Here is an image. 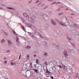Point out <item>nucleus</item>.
<instances>
[{
	"mask_svg": "<svg viewBox=\"0 0 79 79\" xmlns=\"http://www.w3.org/2000/svg\"><path fill=\"white\" fill-rule=\"evenodd\" d=\"M25 66L26 69H29L30 68V69H32V68H33L32 64L30 63H28L25 64Z\"/></svg>",
	"mask_w": 79,
	"mask_h": 79,
	"instance_id": "f257e3e1",
	"label": "nucleus"
},
{
	"mask_svg": "<svg viewBox=\"0 0 79 79\" xmlns=\"http://www.w3.org/2000/svg\"><path fill=\"white\" fill-rule=\"evenodd\" d=\"M28 27H30L31 29H32V30H34V31H35L36 29V28L33 25H31L30 24H28L27 25Z\"/></svg>",
	"mask_w": 79,
	"mask_h": 79,
	"instance_id": "f03ea898",
	"label": "nucleus"
},
{
	"mask_svg": "<svg viewBox=\"0 0 79 79\" xmlns=\"http://www.w3.org/2000/svg\"><path fill=\"white\" fill-rule=\"evenodd\" d=\"M57 21L59 23L60 25L62 26H67V24H66V22L63 23V22H60L59 21V20H57Z\"/></svg>",
	"mask_w": 79,
	"mask_h": 79,
	"instance_id": "7ed1b4c3",
	"label": "nucleus"
},
{
	"mask_svg": "<svg viewBox=\"0 0 79 79\" xmlns=\"http://www.w3.org/2000/svg\"><path fill=\"white\" fill-rule=\"evenodd\" d=\"M28 20L29 21H31L32 23H35V21L32 19V18L31 17H28Z\"/></svg>",
	"mask_w": 79,
	"mask_h": 79,
	"instance_id": "20e7f679",
	"label": "nucleus"
},
{
	"mask_svg": "<svg viewBox=\"0 0 79 79\" xmlns=\"http://www.w3.org/2000/svg\"><path fill=\"white\" fill-rule=\"evenodd\" d=\"M62 67L64 70H65V71H68V69L67 66H65L64 65H62Z\"/></svg>",
	"mask_w": 79,
	"mask_h": 79,
	"instance_id": "39448f33",
	"label": "nucleus"
},
{
	"mask_svg": "<svg viewBox=\"0 0 79 79\" xmlns=\"http://www.w3.org/2000/svg\"><path fill=\"white\" fill-rule=\"evenodd\" d=\"M64 54L65 56L68 57V53H67V51H66V50H64Z\"/></svg>",
	"mask_w": 79,
	"mask_h": 79,
	"instance_id": "423d86ee",
	"label": "nucleus"
},
{
	"mask_svg": "<svg viewBox=\"0 0 79 79\" xmlns=\"http://www.w3.org/2000/svg\"><path fill=\"white\" fill-rule=\"evenodd\" d=\"M8 42V45L9 46H10V45H11V44H12V43L11 42V41L10 40H8L7 41Z\"/></svg>",
	"mask_w": 79,
	"mask_h": 79,
	"instance_id": "0eeeda50",
	"label": "nucleus"
},
{
	"mask_svg": "<svg viewBox=\"0 0 79 79\" xmlns=\"http://www.w3.org/2000/svg\"><path fill=\"white\" fill-rule=\"evenodd\" d=\"M35 35L37 34V35H40V37H41V38H42V36L40 34V33H39V32H36L35 33Z\"/></svg>",
	"mask_w": 79,
	"mask_h": 79,
	"instance_id": "6e6552de",
	"label": "nucleus"
},
{
	"mask_svg": "<svg viewBox=\"0 0 79 79\" xmlns=\"http://www.w3.org/2000/svg\"><path fill=\"white\" fill-rule=\"evenodd\" d=\"M16 42L17 44H19L21 43V42L19 41V38H18V37H17Z\"/></svg>",
	"mask_w": 79,
	"mask_h": 79,
	"instance_id": "1a4fd4ad",
	"label": "nucleus"
},
{
	"mask_svg": "<svg viewBox=\"0 0 79 79\" xmlns=\"http://www.w3.org/2000/svg\"><path fill=\"white\" fill-rule=\"evenodd\" d=\"M26 48L27 49H31V47L29 45H27V46H26Z\"/></svg>",
	"mask_w": 79,
	"mask_h": 79,
	"instance_id": "9d476101",
	"label": "nucleus"
},
{
	"mask_svg": "<svg viewBox=\"0 0 79 79\" xmlns=\"http://www.w3.org/2000/svg\"><path fill=\"white\" fill-rule=\"evenodd\" d=\"M51 22L52 23V24H53L54 25H56V23L53 20H51Z\"/></svg>",
	"mask_w": 79,
	"mask_h": 79,
	"instance_id": "9b49d317",
	"label": "nucleus"
},
{
	"mask_svg": "<svg viewBox=\"0 0 79 79\" xmlns=\"http://www.w3.org/2000/svg\"><path fill=\"white\" fill-rule=\"evenodd\" d=\"M1 44H5V40H4V39H3L2 40H1Z\"/></svg>",
	"mask_w": 79,
	"mask_h": 79,
	"instance_id": "f8f14e48",
	"label": "nucleus"
},
{
	"mask_svg": "<svg viewBox=\"0 0 79 79\" xmlns=\"http://www.w3.org/2000/svg\"><path fill=\"white\" fill-rule=\"evenodd\" d=\"M23 16H25V17H26V18H28V16H27V14H26V13H23Z\"/></svg>",
	"mask_w": 79,
	"mask_h": 79,
	"instance_id": "ddd939ff",
	"label": "nucleus"
},
{
	"mask_svg": "<svg viewBox=\"0 0 79 79\" xmlns=\"http://www.w3.org/2000/svg\"><path fill=\"white\" fill-rule=\"evenodd\" d=\"M21 27L22 28V29H23V30L24 31H26V29H25L24 28V26L23 25H22L21 26Z\"/></svg>",
	"mask_w": 79,
	"mask_h": 79,
	"instance_id": "4468645a",
	"label": "nucleus"
},
{
	"mask_svg": "<svg viewBox=\"0 0 79 79\" xmlns=\"http://www.w3.org/2000/svg\"><path fill=\"white\" fill-rule=\"evenodd\" d=\"M79 76V74L78 73H77L76 75L74 76V78H77V77Z\"/></svg>",
	"mask_w": 79,
	"mask_h": 79,
	"instance_id": "2eb2a0df",
	"label": "nucleus"
},
{
	"mask_svg": "<svg viewBox=\"0 0 79 79\" xmlns=\"http://www.w3.org/2000/svg\"><path fill=\"white\" fill-rule=\"evenodd\" d=\"M73 36L75 38H76V37H77V36H78V35L77 34H75Z\"/></svg>",
	"mask_w": 79,
	"mask_h": 79,
	"instance_id": "dca6fc26",
	"label": "nucleus"
},
{
	"mask_svg": "<svg viewBox=\"0 0 79 79\" xmlns=\"http://www.w3.org/2000/svg\"><path fill=\"white\" fill-rule=\"evenodd\" d=\"M30 56V55L29 54H27V60H29V56Z\"/></svg>",
	"mask_w": 79,
	"mask_h": 79,
	"instance_id": "f3484780",
	"label": "nucleus"
},
{
	"mask_svg": "<svg viewBox=\"0 0 79 79\" xmlns=\"http://www.w3.org/2000/svg\"><path fill=\"white\" fill-rule=\"evenodd\" d=\"M43 44L44 45H47V42H46L45 41L43 42Z\"/></svg>",
	"mask_w": 79,
	"mask_h": 79,
	"instance_id": "a211bd4d",
	"label": "nucleus"
},
{
	"mask_svg": "<svg viewBox=\"0 0 79 79\" xmlns=\"http://www.w3.org/2000/svg\"><path fill=\"white\" fill-rule=\"evenodd\" d=\"M39 59H36V63H37V64H39Z\"/></svg>",
	"mask_w": 79,
	"mask_h": 79,
	"instance_id": "6ab92c4d",
	"label": "nucleus"
},
{
	"mask_svg": "<svg viewBox=\"0 0 79 79\" xmlns=\"http://www.w3.org/2000/svg\"><path fill=\"white\" fill-rule=\"evenodd\" d=\"M8 9H10V10H12L13 9V8H11L10 7H7Z\"/></svg>",
	"mask_w": 79,
	"mask_h": 79,
	"instance_id": "aec40b11",
	"label": "nucleus"
},
{
	"mask_svg": "<svg viewBox=\"0 0 79 79\" xmlns=\"http://www.w3.org/2000/svg\"><path fill=\"white\" fill-rule=\"evenodd\" d=\"M68 40L69 42L71 41V38L69 37L68 38Z\"/></svg>",
	"mask_w": 79,
	"mask_h": 79,
	"instance_id": "412c9836",
	"label": "nucleus"
},
{
	"mask_svg": "<svg viewBox=\"0 0 79 79\" xmlns=\"http://www.w3.org/2000/svg\"><path fill=\"white\" fill-rule=\"evenodd\" d=\"M57 66L58 67H59V68H60L61 69H62V67L60 65H57Z\"/></svg>",
	"mask_w": 79,
	"mask_h": 79,
	"instance_id": "4be33fe9",
	"label": "nucleus"
},
{
	"mask_svg": "<svg viewBox=\"0 0 79 79\" xmlns=\"http://www.w3.org/2000/svg\"><path fill=\"white\" fill-rule=\"evenodd\" d=\"M0 9H1V10H3V8L2 6H0Z\"/></svg>",
	"mask_w": 79,
	"mask_h": 79,
	"instance_id": "5701e85b",
	"label": "nucleus"
},
{
	"mask_svg": "<svg viewBox=\"0 0 79 79\" xmlns=\"http://www.w3.org/2000/svg\"><path fill=\"white\" fill-rule=\"evenodd\" d=\"M44 55H46V56H47V52H44Z\"/></svg>",
	"mask_w": 79,
	"mask_h": 79,
	"instance_id": "b1692460",
	"label": "nucleus"
},
{
	"mask_svg": "<svg viewBox=\"0 0 79 79\" xmlns=\"http://www.w3.org/2000/svg\"><path fill=\"white\" fill-rule=\"evenodd\" d=\"M4 34L6 35H8V34H7L6 32H4Z\"/></svg>",
	"mask_w": 79,
	"mask_h": 79,
	"instance_id": "393cba45",
	"label": "nucleus"
},
{
	"mask_svg": "<svg viewBox=\"0 0 79 79\" xmlns=\"http://www.w3.org/2000/svg\"><path fill=\"white\" fill-rule=\"evenodd\" d=\"M72 46H73V47H75V45L74 44H72Z\"/></svg>",
	"mask_w": 79,
	"mask_h": 79,
	"instance_id": "a878e982",
	"label": "nucleus"
},
{
	"mask_svg": "<svg viewBox=\"0 0 79 79\" xmlns=\"http://www.w3.org/2000/svg\"><path fill=\"white\" fill-rule=\"evenodd\" d=\"M35 73H37V70L36 69H35Z\"/></svg>",
	"mask_w": 79,
	"mask_h": 79,
	"instance_id": "bb28decb",
	"label": "nucleus"
},
{
	"mask_svg": "<svg viewBox=\"0 0 79 79\" xmlns=\"http://www.w3.org/2000/svg\"><path fill=\"white\" fill-rule=\"evenodd\" d=\"M10 64H11V65H13V63L11 62L10 63Z\"/></svg>",
	"mask_w": 79,
	"mask_h": 79,
	"instance_id": "cd10ccee",
	"label": "nucleus"
},
{
	"mask_svg": "<svg viewBox=\"0 0 79 79\" xmlns=\"http://www.w3.org/2000/svg\"><path fill=\"white\" fill-rule=\"evenodd\" d=\"M32 2V0H31L29 2V3H31V2Z\"/></svg>",
	"mask_w": 79,
	"mask_h": 79,
	"instance_id": "c85d7f7f",
	"label": "nucleus"
},
{
	"mask_svg": "<svg viewBox=\"0 0 79 79\" xmlns=\"http://www.w3.org/2000/svg\"><path fill=\"white\" fill-rule=\"evenodd\" d=\"M31 37L32 38H34V37H35V36L34 35H32L31 36Z\"/></svg>",
	"mask_w": 79,
	"mask_h": 79,
	"instance_id": "c756f323",
	"label": "nucleus"
},
{
	"mask_svg": "<svg viewBox=\"0 0 79 79\" xmlns=\"http://www.w3.org/2000/svg\"><path fill=\"white\" fill-rule=\"evenodd\" d=\"M48 2H52V0H48Z\"/></svg>",
	"mask_w": 79,
	"mask_h": 79,
	"instance_id": "7c9ffc66",
	"label": "nucleus"
},
{
	"mask_svg": "<svg viewBox=\"0 0 79 79\" xmlns=\"http://www.w3.org/2000/svg\"><path fill=\"white\" fill-rule=\"evenodd\" d=\"M6 52H7V53H9V52H10V51L9 50H7Z\"/></svg>",
	"mask_w": 79,
	"mask_h": 79,
	"instance_id": "2f4dec72",
	"label": "nucleus"
},
{
	"mask_svg": "<svg viewBox=\"0 0 79 79\" xmlns=\"http://www.w3.org/2000/svg\"><path fill=\"white\" fill-rule=\"evenodd\" d=\"M50 77H51V79H53L54 77H53L50 76Z\"/></svg>",
	"mask_w": 79,
	"mask_h": 79,
	"instance_id": "473e14b6",
	"label": "nucleus"
},
{
	"mask_svg": "<svg viewBox=\"0 0 79 79\" xmlns=\"http://www.w3.org/2000/svg\"><path fill=\"white\" fill-rule=\"evenodd\" d=\"M28 33L29 35H31V33H30V32H28Z\"/></svg>",
	"mask_w": 79,
	"mask_h": 79,
	"instance_id": "72a5a7b5",
	"label": "nucleus"
},
{
	"mask_svg": "<svg viewBox=\"0 0 79 79\" xmlns=\"http://www.w3.org/2000/svg\"><path fill=\"white\" fill-rule=\"evenodd\" d=\"M37 1L38 2H41V0H38Z\"/></svg>",
	"mask_w": 79,
	"mask_h": 79,
	"instance_id": "f704fd0d",
	"label": "nucleus"
},
{
	"mask_svg": "<svg viewBox=\"0 0 79 79\" xmlns=\"http://www.w3.org/2000/svg\"><path fill=\"white\" fill-rule=\"evenodd\" d=\"M59 15H62L61 13H60L59 14Z\"/></svg>",
	"mask_w": 79,
	"mask_h": 79,
	"instance_id": "c9c22d12",
	"label": "nucleus"
},
{
	"mask_svg": "<svg viewBox=\"0 0 79 79\" xmlns=\"http://www.w3.org/2000/svg\"><path fill=\"white\" fill-rule=\"evenodd\" d=\"M61 13V15H63V14H64V13H63V12H62V13Z\"/></svg>",
	"mask_w": 79,
	"mask_h": 79,
	"instance_id": "e433bc0d",
	"label": "nucleus"
},
{
	"mask_svg": "<svg viewBox=\"0 0 79 79\" xmlns=\"http://www.w3.org/2000/svg\"><path fill=\"white\" fill-rule=\"evenodd\" d=\"M38 2L37 1L36 2H35V3H38Z\"/></svg>",
	"mask_w": 79,
	"mask_h": 79,
	"instance_id": "4c0bfd02",
	"label": "nucleus"
},
{
	"mask_svg": "<svg viewBox=\"0 0 79 79\" xmlns=\"http://www.w3.org/2000/svg\"><path fill=\"white\" fill-rule=\"evenodd\" d=\"M4 63H7V61H5Z\"/></svg>",
	"mask_w": 79,
	"mask_h": 79,
	"instance_id": "58836bf2",
	"label": "nucleus"
},
{
	"mask_svg": "<svg viewBox=\"0 0 79 79\" xmlns=\"http://www.w3.org/2000/svg\"><path fill=\"white\" fill-rule=\"evenodd\" d=\"M37 65V64L35 66V68H38V66H37L36 65Z\"/></svg>",
	"mask_w": 79,
	"mask_h": 79,
	"instance_id": "ea45409f",
	"label": "nucleus"
},
{
	"mask_svg": "<svg viewBox=\"0 0 79 79\" xmlns=\"http://www.w3.org/2000/svg\"><path fill=\"white\" fill-rule=\"evenodd\" d=\"M47 73H50V72H49V71H47Z\"/></svg>",
	"mask_w": 79,
	"mask_h": 79,
	"instance_id": "a19ab883",
	"label": "nucleus"
},
{
	"mask_svg": "<svg viewBox=\"0 0 79 79\" xmlns=\"http://www.w3.org/2000/svg\"><path fill=\"white\" fill-rule=\"evenodd\" d=\"M57 10V11H59V10H60V9H58Z\"/></svg>",
	"mask_w": 79,
	"mask_h": 79,
	"instance_id": "79ce46f5",
	"label": "nucleus"
},
{
	"mask_svg": "<svg viewBox=\"0 0 79 79\" xmlns=\"http://www.w3.org/2000/svg\"><path fill=\"white\" fill-rule=\"evenodd\" d=\"M15 64H16L15 63H13V65H15Z\"/></svg>",
	"mask_w": 79,
	"mask_h": 79,
	"instance_id": "37998d69",
	"label": "nucleus"
},
{
	"mask_svg": "<svg viewBox=\"0 0 79 79\" xmlns=\"http://www.w3.org/2000/svg\"><path fill=\"white\" fill-rule=\"evenodd\" d=\"M19 58V59H21V56H20Z\"/></svg>",
	"mask_w": 79,
	"mask_h": 79,
	"instance_id": "c03bdc74",
	"label": "nucleus"
},
{
	"mask_svg": "<svg viewBox=\"0 0 79 79\" xmlns=\"http://www.w3.org/2000/svg\"><path fill=\"white\" fill-rule=\"evenodd\" d=\"M28 8H29V9L31 8V6H30V7H28Z\"/></svg>",
	"mask_w": 79,
	"mask_h": 79,
	"instance_id": "a18cd8bd",
	"label": "nucleus"
},
{
	"mask_svg": "<svg viewBox=\"0 0 79 79\" xmlns=\"http://www.w3.org/2000/svg\"><path fill=\"white\" fill-rule=\"evenodd\" d=\"M4 60H6V57H5L4 58Z\"/></svg>",
	"mask_w": 79,
	"mask_h": 79,
	"instance_id": "49530a36",
	"label": "nucleus"
},
{
	"mask_svg": "<svg viewBox=\"0 0 79 79\" xmlns=\"http://www.w3.org/2000/svg\"><path fill=\"white\" fill-rule=\"evenodd\" d=\"M57 3H60V2H59Z\"/></svg>",
	"mask_w": 79,
	"mask_h": 79,
	"instance_id": "de8ad7c7",
	"label": "nucleus"
},
{
	"mask_svg": "<svg viewBox=\"0 0 79 79\" xmlns=\"http://www.w3.org/2000/svg\"><path fill=\"white\" fill-rule=\"evenodd\" d=\"M72 15H74V14L72 13Z\"/></svg>",
	"mask_w": 79,
	"mask_h": 79,
	"instance_id": "09e8293b",
	"label": "nucleus"
},
{
	"mask_svg": "<svg viewBox=\"0 0 79 79\" xmlns=\"http://www.w3.org/2000/svg\"><path fill=\"white\" fill-rule=\"evenodd\" d=\"M55 3H56V2H54V3H53V4H55Z\"/></svg>",
	"mask_w": 79,
	"mask_h": 79,
	"instance_id": "8fccbe9b",
	"label": "nucleus"
},
{
	"mask_svg": "<svg viewBox=\"0 0 79 79\" xmlns=\"http://www.w3.org/2000/svg\"><path fill=\"white\" fill-rule=\"evenodd\" d=\"M40 3H39L38 4V5H40Z\"/></svg>",
	"mask_w": 79,
	"mask_h": 79,
	"instance_id": "3c124183",
	"label": "nucleus"
},
{
	"mask_svg": "<svg viewBox=\"0 0 79 79\" xmlns=\"http://www.w3.org/2000/svg\"><path fill=\"white\" fill-rule=\"evenodd\" d=\"M34 56L35 57V56H36V55H34Z\"/></svg>",
	"mask_w": 79,
	"mask_h": 79,
	"instance_id": "603ef678",
	"label": "nucleus"
},
{
	"mask_svg": "<svg viewBox=\"0 0 79 79\" xmlns=\"http://www.w3.org/2000/svg\"><path fill=\"white\" fill-rule=\"evenodd\" d=\"M45 64H47V62H45Z\"/></svg>",
	"mask_w": 79,
	"mask_h": 79,
	"instance_id": "864d4df0",
	"label": "nucleus"
},
{
	"mask_svg": "<svg viewBox=\"0 0 79 79\" xmlns=\"http://www.w3.org/2000/svg\"><path fill=\"white\" fill-rule=\"evenodd\" d=\"M24 40H26V39H25V38H24Z\"/></svg>",
	"mask_w": 79,
	"mask_h": 79,
	"instance_id": "5fc2aeb1",
	"label": "nucleus"
},
{
	"mask_svg": "<svg viewBox=\"0 0 79 79\" xmlns=\"http://www.w3.org/2000/svg\"><path fill=\"white\" fill-rule=\"evenodd\" d=\"M48 71V69H47V71Z\"/></svg>",
	"mask_w": 79,
	"mask_h": 79,
	"instance_id": "6e6d98bb",
	"label": "nucleus"
},
{
	"mask_svg": "<svg viewBox=\"0 0 79 79\" xmlns=\"http://www.w3.org/2000/svg\"><path fill=\"white\" fill-rule=\"evenodd\" d=\"M66 10H68V9H66Z\"/></svg>",
	"mask_w": 79,
	"mask_h": 79,
	"instance_id": "4d7b16f0",
	"label": "nucleus"
},
{
	"mask_svg": "<svg viewBox=\"0 0 79 79\" xmlns=\"http://www.w3.org/2000/svg\"><path fill=\"white\" fill-rule=\"evenodd\" d=\"M36 18V17H35V18L34 19H35Z\"/></svg>",
	"mask_w": 79,
	"mask_h": 79,
	"instance_id": "13d9d810",
	"label": "nucleus"
},
{
	"mask_svg": "<svg viewBox=\"0 0 79 79\" xmlns=\"http://www.w3.org/2000/svg\"><path fill=\"white\" fill-rule=\"evenodd\" d=\"M77 26H75V27H77Z\"/></svg>",
	"mask_w": 79,
	"mask_h": 79,
	"instance_id": "bf43d9fd",
	"label": "nucleus"
},
{
	"mask_svg": "<svg viewBox=\"0 0 79 79\" xmlns=\"http://www.w3.org/2000/svg\"><path fill=\"white\" fill-rule=\"evenodd\" d=\"M71 52H73V51H71Z\"/></svg>",
	"mask_w": 79,
	"mask_h": 79,
	"instance_id": "052dcab7",
	"label": "nucleus"
},
{
	"mask_svg": "<svg viewBox=\"0 0 79 79\" xmlns=\"http://www.w3.org/2000/svg\"><path fill=\"white\" fill-rule=\"evenodd\" d=\"M47 77H48V76H47Z\"/></svg>",
	"mask_w": 79,
	"mask_h": 79,
	"instance_id": "680f3d73",
	"label": "nucleus"
}]
</instances>
